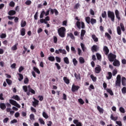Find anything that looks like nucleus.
Returning a JSON list of instances; mask_svg holds the SVG:
<instances>
[{
    "instance_id": "1",
    "label": "nucleus",
    "mask_w": 126,
    "mask_h": 126,
    "mask_svg": "<svg viewBox=\"0 0 126 126\" xmlns=\"http://www.w3.org/2000/svg\"><path fill=\"white\" fill-rule=\"evenodd\" d=\"M76 20H77V21L76 22V26H77V28L78 29H85V24H84V22H81V23L79 21H80V19L78 18V17H75Z\"/></svg>"
},
{
    "instance_id": "2",
    "label": "nucleus",
    "mask_w": 126,
    "mask_h": 126,
    "mask_svg": "<svg viewBox=\"0 0 126 126\" xmlns=\"http://www.w3.org/2000/svg\"><path fill=\"white\" fill-rule=\"evenodd\" d=\"M66 29L63 27H62L58 30V33L60 37L61 38H64L65 37V32Z\"/></svg>"
},
{
    "instance_id": "3",
    "label": "nucleus",
    "mask_w": 126,
    "mask_h": 126,
    "mask_svg": "<svg viewBox=\"0 0 126 126\" xmlns=\"http://www.w3.org/2000/svg\"><path fill=\"white\" fill-rule=\"evenodd\" d=\"M122 31L123 32H125V31H126V29L125 28V25H124V23H120V27L118 26L117 27V34L118 35H122Z\"/></svg>"
},
{
    "instance_id": "4",
    "label": "nucleus",
    "mask_w": 126,
    "mask_h": 126,
    "mask_svg": "<svg viewBox=\"0 0 126 126\" xmlns=\"http://www.w3.org/2000/svg\"><path fill=\"white\" fill-rule=\"evenodd\" d=\"M107 16L109 18L112 22H115V13L111 11H107Z\"/></svg>"
},
{
    "instance_id": "5",
    "label": "nucleus",
    "mask_w": 126,
    "mask_h": 126,
    "mask_svg": "<svg viewBox=\"0 0 126 126\" xmlns=\"http://www.w3.org/2000/svg\"><path fill=\"white\" fill-rule=\"evenodd\" d=\"M117 58V55L112 53H110L108 55V59L109 61V62H114L116 60V58Z\"/></svg>"
},
{
    "instance_id": "6",
    "label": "nucleus",
    "mask_w": 126,
    "mask_h": 126,
    "mask_svg": "<svg viewBox=\"0 0 126 126\" xmlns=\"http://www.w3.org/2000/svg\"><path fill=\"white\" fill-rule=\"evenodd\" d=\"M49 14H50V10H48L46 11V12H45L44 10H43L40 13L39 18H40V19H41L44 17V15H45V16H48V15H49Z\"/></svg>"
},
{
    "instance_id": "7",
    "label": "nucleus",
    "mask_w": 126,
    "mask_h": 126,
    "mask_svg": "<svg viewBox=\"0 0 126 126\" xmlns=\"http://www.w3.org/2000/svg\"><path fill=\"white\" fill-rule=\"evenodd\" d=\"M9 103L10 104H11V105H13V106H15V107H17V108H20V105L16 102V101L13 100V99H9Z\"/></svg>"
},
{
    "instance_id": "8",
    "label": "nucleus",
    "mask_w": 126,
    "mask_h": 126,
    "mask_svg": "<svg viewBox=\"0 0 126 126\" xmlns=\"http://www.w3.org/2000/svg\"><path fill=\"white\" fill-rule=\"evenodd\" d=\"M80 88L79 86H76L73 84L72 86L71 91L72 92H75L76 91H78V90Z\"/></svg>"
},
{
    "instance_id": "9",
    "label": "nucleus",
    "mask_w": 126,
    "mask_h": 126,
    "mask_svg": "<svg viewBox=\"0 0 126 126\" xmlns=\"http://www.w3.org/2000/svg\"><path fill=\"white\" fill-rule=\"evenodd\" d=\"M55 53L58 55H59L60 53H61V54H63V55H66V51H65V50L64 49H59L58 50H56L55 51Z\"/></svg>"
},
{
    "instance_id": "10",
    "label": "nucleus",
    "mask_w": 126,
    "mask_h": 126,
    "mask_svg": "<svg viewBox=\"0 0 126 126\" xmlns=\"http://www.w3.org/2000/svg\"><path fill=\"white\" fill-rule=\"evenodd\" d=\"M101 66H100L99 65H97V66L95 67L94 72L95 73L99 74L100 73V72H101Z\"/></svg>"
},
{
    "instance_id": "11",
    "label": "nucleus",
    "mask_w": 126,
    "mask_h": 126,
    "mask_svg": "<svg viewBox=\"0 0 126 126\" xmlns=\"http://www.w3.org/2000/svg\"><path fill=\"white\" fill-rule=\"evenodd\" d=\"M113 65L114 66H120L121 65V63H120V61L117 59H115L114 61V62L113 63Z\"/></svg>"
},
{
    "instance_id": "12",
    "label": "nucleus",
    "mask_w": 126,
    "mask_h": 126,
    "mask_svg": "<svg viewBox=\"0 0 126 126\" xmlns=\"http://www.w3.org/2000/svg\"><path fill=\"white\" fill-rule=\"evenodd\" d=\"M115 14L116 15V18H117L118 20L119 21H121V17L120 16V12L118 10H115Z\"/></svg>"
},
{
    "instance_id": "13",
    "label": "nucleus",
    "mask_w": 126,
    "mask_h": 126,
    "mask_svg": "<svg viewBox=\"0 0 126 126\" xmlns=\"http://www.w3.org/2000/svg\"><path fill=\"white\" fill-rule=\"evenodd\" d=\"M103 52H104L105 55L106 56H108V55H109L110 50H109V48H108V47L106 46L103 47Z\"/></svg>"
},
{
    "instance_id": "14",
    "label": "nucleus",
    "mask_w": 126,
    "mask_h": 126,
    "mask_svg": "<svg viewBox=\"0 0 126 126\" xmlns=\"http://www.w3.org/2000/svg\"><path fill=\"white\" fill-rule=\"evenodd\" d=\"M73 123L74 125H76V126H82V123L81 122H79L78 120H74Z\"/></svg>"
},
{
    "instance_id": "15",
    "label": "nucleus",
    "mask_w": 126,
    "mask_h": 126,
    "mask_svg": "<svg viewBox=\"0 0 126 126\" xmlns=\"http://www.w3.org/2000/svg\"><path fill=\"white\" fill-rule=\"evenodd\" d=\"M33 100L34 101L32 102V106L36 108L38 105H39V100H37L36 98H33Z\"/></svg>"
},
{
    "instance_id": "16",
    "label": "nucleus",
    "mask_w": 126,
    "mask_h": 126,
    "mask_svg": "<svg viewBox=\"0 0 126 126\" xmlns=\"http://www.w3.org/2000/svg\"><path fill=\"white\" fill-rule=\"evenodd\" d=\"M91 50L92 52H97L99 50V47L96 45H94L92 46Z\"/></svg>"
},
{
    "instance_id": "17",
    "label": "nucleus",
    "mask_w": 126,
    "mask_h": 126,
    "mask_svg": "<svg viewBox=\"0 0 126 126\" xmlns=\"http://www.w3.org/2000/svg\"><path fill=\"white\" fill-rule=\"evenodd\" d=\"M107 74H108V76H106V79L108 80H110V79H112V77H113V74H112V72H108L107 73Z\"/></svg>"
},
{
    "instance_id": "18",
    "label": "nucleus",
    "mask_w": 126,
    "mask_h": 126,
    "mask_svg": "<svg viewBox=\"0 0 126 126\" xmlns=\"http://www.w3.org/2000/svg\"><path fill=\"white\" fill-rule=\"evenodd\" d=\"M21 36H25V34H26V30L25 28L21 29L20 31Z\"/></svg>"
},
{
    "instance_id": "19",
    "label": "nucleus",
    "mask_w": 126,
    "mask_h": 126,
    "mask_svg": "<svg viewBox=\"0 0 126 126\" xmlns=\"http://www.w3.org/2000/svg\"><path fill=\"white\" fill-rule=\"evenodd\" d=\"M8 15L12 16L13 15H15V14H16V12L15 10H11L8 12Z\"/></svg>"
},
{
    "instance_id": "20",
    "label": "nucleus",
    "mask_w": 126,
    "mask_h": 126,
    "mask_svg": "<svg viewBox=\"0 0 126 126\" xmlns=\"http://www.w3.org/2000/svg\"><path fill=\"white\" fill-rule=\"evenodd\" d=\"M67 36L68 37H70V38L71 39V40H75V37H74V35L72 33V32H70L69 33H67Z\"/></svg>"
},
{
    "instance_id": "21",
    "label": "nucleus",
    "mask_w": 126,
    "mask_h": 126,
    "mask_svg": "<svg viewBox=\"0 0 126 126\" xmlns=\"http://www.w3.org/2000/svg\"><path fill=\"white\" fill-rule=\"evenodd\" d=\"M122 84L123 86H126V78L125 77L122 78Z\"/></svg>"
},
{
    "instance_id": "22",
    "label": "nucleus",
    "mask_w": 126,
    "mask_h": 126,
    "mask_svg": "<svg viewBox=\"0 0 126 126\" xmlns=\"http://www.w3.org/2000/svg\"><path fill=\"white\" fill-rule=\"evenodd\" d=\"M0 108L1 109V110H5V109H6V105H5V104H4V103H0Z\"/></svg>"
},
{
    "instance_id": "23",
    "label": "nucleus",
    "mask_w": 126,
    "mask_h": 126,
    "mask_svg": "<svg viewBox=\"0 0 126 126\" xmlns=\"http://www.w3.org/2000/svg\"><path fill=\"white\" fill-rule=\"evenodd\" d=\"M33 69L34 71H35V72H36V73H37V74H40L41 73L40 70H39V69L38 68H37L36 67L33 66Z\"/></svg>"
},
{
    "instance_id": "24",
    "label": "nucleus",
    "mask_w": 126,
    "mask_h": 126,
    "mask_svg": "<svg viewBox=\"0 0 126 126\" xmlns=\"http://www.w3.org/2000/svg\"><path fill=\"white\" fill-rule=\"evenodd\" d=\"M74 76H75L76 79H77L78 80H81V77H80V74H77L76 73H75Z\"/></svg>"
},
{
    "instance_id": "25",
    "label": "nucleus",
    "mask_w": 126,
    "mask_h": 126,
    "mask_svg": "<svg viewBox=\"0 0 126 126\" xmlns=\"http://www.w3.org/2000/svg\"><path fill=\"white\" fill-rule=\"evenodd\" d=\"M63 61L66 64H69V60L68 59V58L67 57H64L63 58Z\"/></svg>"
},
{
    "instance_id": "26",
    "label": "nucleus",
    "mask_w": 126,
    "mask_h": 126,
    "mask_svg": "<svg viewBox=\"0 0 126 126\" xmlns=\"http://www.w3.org/2000/svg\"><path fill=\"white\" fill-rule=\"evenodd\" d=\"M63 80L66 84H69V79L67 78L66 77H64L63 78Z\"/></svg>"
},
{
    "instance_id": "27",
    "label": "nucleus",
    "mask_w": 126,
    "mask_h": 126,
    "mask_svg": "<svg viewBox=\"0 0 126 126\" xmlns=\"http://www.w3.org/2000/svg\"><path fill=\"white\" fill-rule=\"evenodd\" d=\"M17 46H18V43H16L14 46L11 47L12 51H16L17 50Z\"/></svg>"
},
{
    "instance_id": "28",
    "label": "nucleus",
    "mask_w": 126,
    "mask_h": 126,
    "mask_svg": "<svg viewBox=\"0 0 126 126\" xmlns=\"http://www.w3.org/2000/svg\"><path fill=\"white\" fill-rule=\"evenodd\" d=\"M91 23L92 25H94L95 23H97V20L94 18L91 19Z\"/></svg>"
},
{
    "instance_id": "29",
    "label": "nucleus",
    "mask_w": 126,
    "mask_h": 126,
    "mask_svg": "<svg viewBox=\"0 0 126 126\" xmlns=\"http://www.w3.org/2000/svg\"><path fill=\"white\" fill-rule=\"evenodd\" d=\"M92 37L93 38L94 42H98V41H99V40L98 39V37H96V35L95 34H93L92 35Z\"/></svg>"
},
{
    "instance_id": "30",
    "label": "nucleus",
    "mask_w": 126,
    "mask_h": 126,
    "mask_svg": "<svg viewBox=\"0 0 126 126\" xmlns=\"http://www.w3.org/2000/svg\"><path fill=\"white\" fill-rule=\"evenodd\" d=\"M97 109L98 110V112H99V113H100L101 114H103V113H104V109L100 107L99 106H97Z\"/></svg>"
},
{
    "instance_id": "31",
    "label": "nucleus",
    "mask_w": 126,
    "mask_h": 126,
    "mask_svg": "<svg viewBox=\"0 0 126 126\" xmlns=\"http://www.w3.org/2000/svg\"><path fill=\"white\" fill-rule=\"evenodd\" d=\"M105 37H107L108 40H111L112 39V36H111V35L108 32L105 33Z\"/></svg>"
},
{
    "instance_id": "32",
    "label": "nucleus",
    "mask_w": 126,
    "mask_h": 126,
    "mask_svg": "<svg viewBox=\"0 0 126 126\" xmlns=\"http://www.w3.org/2000/svg\"><path fill=\"white\" fill-rule=\"evenodd\" d=\"M12 98L14 100H16V101H20V97L18 95H13Z\"/></svg>"
},
{
    "instance_id": "33",
    "label": "nucleus",
    "mask_w": 126,
    "mask_h": 126,
    "mask_svg": "<svg viewBox=\"0 0 126 126\" xmlns=\"http://www.w3.org/2000/svg\"><path fill=\"white\" fill-rule=\"evenodd\" d=\"M121 81L116 80L115 82L116 86H119V87H121Z\"/></svg>"
},
{
    "instance_id": "34",
    "label": "nucleus",
    "mask_w": 126,
    "mask_h": 126,
    "mask_svg": "<svg viewBox=\"0 0 126 126\" xmlns=\"http://www.w3.org/2000/svg\"><path fill=\"white\" fill-rule=\"evenodd\" d=\"M106 91L108 93L110 94L111 96L114 95V93H113V91H112L111 89H106Z\"/></svg>"
},
{
    "instance_id": "35",
    "label": "nucleus",
    "mask_w": 126,
    "mask_h": 126,
    "mask_svg": "<svg viewBox=\"0 0 126 126\" xmlns=\"http://www.w3.org/2000/svg\"><path fill=\"white\" fill-rule=\"evenodd\" d=\"M72 63L75 66L77 65V63H78V62L76 60V59L74 58L72 60Z\"/></svg>"
},
{
    "instance_id": "36",
    "label": "nucleus",
    "mask_w": 126,
    "mask_h": 126,
    "mask_svg": "<svg viewBox=\"0 0 126 126\" xmlns=\"http://www.w3.org/2000/svg\"><path fill=\"white\" fill-rule=\"evenodd\" d=\"M18 75L19 76V78L18 79L19 81H21L22 80H23V75H22L21 73H18Z\"/></svg>"
},
{
    "instance_id": "37",
    "label": "nucleus",
    "mask_w": 126,
    "mask_h": 126,
    "mask_svg": "<svg viewBox=\"0 0 126 126\" xmlns=\"http://www.w3.org/2000/svg\"><path fill=\"white\" fill-rule=\"evenodd\" d=\"M42 116L43 118H44L45 119H47L49 118V115H48V114H47V113L45 112H43L42 113Z\"/></svg>"
},
{
    "instance_id": "38",
    "label": "nucleus",
    "mask_w": 126,
    "mask_h": 126,
    "mask_svg": "<svg viewBox=\"0 0 126 126\" xmlns=\"http://www.w3.org/2000/svg\"><path fill=\"white\" fill-rule=\"evenodd\" d=\"M26 21H22L21 22V27H25V26H26Z\"/></svg>"
},
{
    "instance_id": "39",
    "label": "nucleus",
    "mask_w": 126,
    "mask_h": 126,
    "mask_svg": "<svg viewBox=\"0 0 126 126\" xmlns=\"http://www.w3.org/2000/svg\"><path fill=\"white\" fill-rule=\"evenodd\" d=\"M96 56L98 61H101V60H102V56L100 55V54L96 53Z\"/></svg>"
},
{
    "instance_id": "40",
    "label": "nucleus",
    "mask_w": 126,
    "mask_h": 126,
    "mask_svg": "<svg viewBox=\"0 0 126 126\" xmlns=\"http://www.w3.org/2000/svg\"><path fill=\"white\" fill-rule=\"evenodd\" d=\"M79 62H80V63L82 64V63H85V60L83 59V57H80L79 58Z\"/></svg>"
},
{
    "instance_id": "41",
    "label": "nucleus",
    "mask_w": 126,
    "mask_h": 126,
    "mask_svg": "<svg viewBox=\"0 0 126 126\" xmlns=\"http://www.w3.org/2000/svg\"><path fill=\"white\" fill-rule=\"evenodd\" d=\"M101 16L102 18H106L107 17V12L106 11H104L102 14Z\"/></svg>"
},
{
    "instance_id": "42",
    "label": "nucleus",
    "mask_w": 126,
    "mask_h": 126,
    "mask_svg": "<svg viewBox=\"0 0 126 126\" xmlns=\"http://www.w3.org/2000/svg\"><path fill=\"white\" fill-rule=\"evenodd\" d=\"M91 78L92 79L93 81L95 82L97 80V78L93 75V74L91 75Z\"/></svg>"
},
{
    "instance_id": "43",
    "label": "nucleus",
    "mask_w": 126,
    "mask_h": 126,
    "mask_svg": "<svg viewBox=\"0 0 126 126\" xmlns=\"http://www.w3.org/2000/svg\"><path fill=\"white\" fill-rule=\"evenodd\" d=\"M119 111H120V112H121V113H122L123 114H125V113H126L125 108H124V107H120Z\"/></svg>"
},
{
    "instance_id": "44",
    "label": "nucleus",
    "mask_w": 126,
    "mask_h": 126,
    "mask_svg": "<svg viewBox=\"0 0 126 126\" xmlns=\"http://www.w3.org/2000/svg\"><path fill=\"white\" fill-rule=\"evenodd\" d=\"M85 20H86L87 23H88V24H90V22H91L90 17H86Z\"/></svg>"
},
{
    "instance_id": "45",
    "label": "nucleus",
    "mask_w": 126,
    "mask_h": 126,
    "mask_svg": "<svg viewBox=\"0 0 126 126\" xmlns=\"http://www.w3.org/2000/svg\"><path fill=\"white\" fill-rule=\"evenodd\" d=\"M30 120L31 121L35 120V116L33 114H31L30 116Z\"/></svg>"
},
{
    "instance_id": "46",
    "label": "nucleus",
    "mask_w": 126,
    "mask_h": 126,
    "mask_svg": "<svg viewBox=\"0 0 126 126\" xmlns=\"http://www.w3.org/2000/svg\"><path fill=\"white\" fill-rule=\"evenodd\" d=\"M6 81L7 84H8V85H11L12 83V81H11V80H9V79H6Z\"/></svg>"
},
{
    "instance_id": "47",
    "label": "nucleus",
    "mask_w": 126,
    "mask_h": 126,
    "mask_svg": "<svg viewBox=\"0 0 126 126\" xmlns=\"http://www.w3.org/2000/svg\"><path fill=\"white\" fill-rule=\"evenodd\" d=\"M49 61H50V62H55V57L53 56H50L48 57Z\"/></svg>"
},
{
    "instance_id": "48",
    "label": "nucleus",
    "mask_w": 126,
    "mask_h": 126,
    "mask_svg": "<svg viewBox=\"0 0 126 126\" xmlns=\"http://www.w3.org/2000/svg\"><path fill=\"white\" fill-rule=\"evenodd\" d=\"M39 14V12L38 11L36 12L34 15V18L35 20H37L38 19V14Z\"/></svg>"
},
{
    "instance_id": "49",
    "label": "nucleus",
    "mask_w": 126,
    "mask_h": 126,
    "mask_svg": "<svg viewBox=\"0 0 126 126\" xmlns=\"http://www.w3.org/2000/svg\"><path fill=\"white\" fill-rule=\"evenodd\" d=\"M0 38L1 39H4V38H6V34L5 33H2L0 35Z\"/></svg>"
},
{
    "instance_id": "50",
    "label": "nucleus",
    "mask_w": 126,
    "mask_h": 126,
    "mask_svg": "<svg viewBox=\"0 0 126 126\" xmlns=\"http://www.w3.org/2000/svg\"><path fill=\"white\" fill-rule=\"evenodd\" d=\"M80 45L83 52H85V46L84 45V44L81 43Z\"/></svg>"
},
{
    "instance_id": "51",
    "label": "nucleus",
    "mask_w": 126,
    "mask_h": 126,
    "mask_svg": "<svg viewBox=\"0 0 126 126\" xmlns=\"http://www.w3.org/2000/svg\"><path fill=\"white\" fill-rule=\"evenodd\" d=\"M9 5L11 7H14V5H15V3H14V2H13V1H11L9 3Z\"/></svg>"
},
{
    "instance_id": "52",
    "label": "nucleus",
    "mask_w": 126,
    "mask_h": 126,
    "mask_svg": "<svg viewBox=\"0 0 126 126\" xmlns=\"http://www.w3.org/2000/svg\"><path fill=\"white\" fill-rule=\"evenodd\" d=\"M78 102L81 104V105H83V104H84V101H83V99L82 98H79L78 99Z\"/></svg>"
},
{
    "instance_id": "53",
    "label": "nucleus",
    "mask_w": 126,
    "mask_h": 126,
    "mask_svg": "<svg viewBox=\"0 0 126 126\" xmlns=\"http://www.w3.org/2000/svg\"><path fill=\"white\" fill-rule=\"evenodd\" d=\"M71 51L74 54H76V50H75V48L73 47V46H72L71 47Z\"/></svg>"
},
{
    "instance_id": "54",
    "label": "nucleus",
    "mask_w": 126,
    "mask_h": 126,
    "mask_svg": "<svg viewBox=\"0 0 126 126\" xmlns=\"http://www.w3.org/2000/svg\"><path fill=\"white\" fill-rule=\"evenodd\" d=\"M53 40L55 44H57V43H58V37H57V36H54L53 37Z\"/></svg>"
},
{
    "instance_id": "55",
    "label": "nucleus",
    "mask_w": 126,
    "mask_h": 126,
    "mask_svg": "<svg viewBox=\"0 0 126 126\" xmlns=\"http://www.w3.org/2000/svg\"><path fill=\"white\" fill-rule=\"evenodd\" d=\"M122 92L123 94H126V87H124L122 88Z\"/></svg>"
},
{
    "instance_id": "56",
    "label": "nucleus",
    "mask_w": 126,
    "mask_h": 126,
    "mask_svg": "<svg viewBox=\"0 0 126 126\" xmlns=\"http://www.w3.org/2000/svg\"><path fill=\"white\" fill-rule=\"evenodd\" d=\"M23 89L25 92H27V91H28V88L27 87V86H23Z\"/></svg>"
},
{
    "instance_id": "57",
    "label": "nucleus",
    "mask_w": 126,
    "mask_h": 126,
    "mask_svg": "<svg viewBox=\"0 0 126 126\" xmlns=\"http://www.w3.org/2000/svg\"><path fill=\"white\" fill-rule=\"evenodd\" d=\"M39 121L41 125H45V121H44V120L42 118H39Z\"/></svg>"
},
{
    "instance_id": "58",
    "label": "nucleus",
    "mask_w": 126,
    "mask_h": 126,
    "mask_svg": "<svg viewBox=\"0 0 126 126\" xmlns=\"http://www.w3.org/2000/svg\"><path fill=\"white\" fill-rule=\"evenodd\" d=\"M85 33H86V31L82 30L81 31V35L84 36V35H85Z\"/></svg>"
},
{
    "instance_id": "59",
    "label": "nucleus",
    "mask_w": 126,
    "mask_h": 126,
    "mask_svg": "<svg viewBox=\"0 0 126 126\" xmlns=\"http://www.w3.org/2000/svg\"><path fill=\"white\" fill-rule=\"evenodd\" d=\"M24 82L25 83V84H28V82H29V79H28V78H26L24 79Z\"/></svg>"
},
{
    "instance_id": "60",
    "label": "nucleus",
    "mask_w": 126,
    "mask_h": 126,
    "mask_svg": "<svg viewBox=\"0 0 126 126\" xmlns=\"http://www.w3.org/2000/svg\"><path fill=\"white\" fill-rule=\"evenodd\" d=\"M55 65L57 66V69H58V70H60V69H61V65H60V64H59L58 63H55Z\"/></svg>"
},
{
    "instance_id": "61",
    "label": "nucleus",
    "mask_w": 126,
    "mask_h": 126,
    "mask_svg": "<svg viewBox=\"0 0 126 126\" xmlns=\"http://www.w3.org/2000/svg\"><path fill=\"white\" fill-rule=\"evenodd\" d=\"M25 3L26 4H27V5H30V4L32 3V1H31V0H27L25 2Z\"/></svg>"
},
{
    "instance_id": "62",
    "label": "nucleus",
    "mask_w": 126,
    "mask_h": 126,
    "mask_svg": "<svg viewBox=\"0 0 126 126\" xmlns=\"http://www.w3.org/2000/svg\"><path fill=\"white\" fill-rule=\"evenodd\" d=\"M80 6V4H79V3H77L75 4V5L74 7V9H77L78 7Z\"/></svg>"
},
{
    "instance_id": "63",
    "label": "nucleus",
    "mask_w": 126,
    "mask_h": 126,
    "mask_svg": "<svg viewBox=\"0 0 126 126\" xmlns=\"http://www.w3.org/2000/svg\"><path fill=\"white\" fill-rule=\"evenodd\" d=\"M55 59L56 60V62H57V63H61V58L58 57V56H56L55 57Z\"/></svg>"
},
{
    "instance_id": "64",
    "label": "nucleus",
    "mask_w": 126,
    "mask_h": 126,
    "mask_svg": "<svg viewBox=\"0 0 126 126\" xmlns=\"http://www.w3.org/2000/svg\"><path fill=\"white\" fill-rule=\"evenodd\" d=\"M29 92H31L32 94H35L36 92L32 89H30Z\"/></svg>"
}]
</instances>
